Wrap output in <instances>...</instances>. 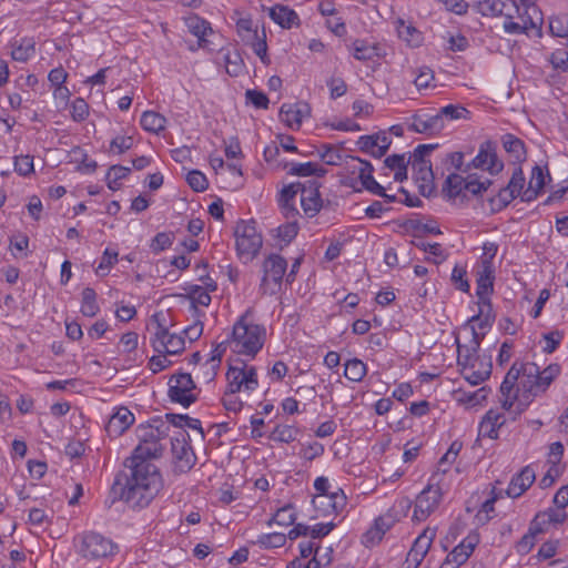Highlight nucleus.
<instances>
[{"label": "nucleus", "instance_id": "f3484780", "mask_svg": "<svg viewBox=\"0 0 568 568\" xmlns=\"http://www.w3.org/2000/svg\"><path fill=\"white\" fill-rule=\"evenodd\" d=\"M394 27L398 39L408 48L417 49L424 44V33L416 28L413 21L397 18L394 21Z\"/></svg>", "mask_w": 568, "mask_h": 568}, {"label": "nucleus", "instance_id": "bf43d9fd", "mask_svg": "<svg viewBox=\"0 0 568 568\" xmlns=\"http://www.w3.org/2000/svg\"><path fill=\"white\" fill-rule=\"evenodd\" d=\"M298 233L297 221H287L277 227V236L285 243H291Z\"/></svg>", "mask_w": 568, "mask_h": 568}, {"label": "nucleus", "instance_id": "5fc2aeb1", "mask_svg": "<svg viewBox=\"0 0 568 568\" xmlns=\"http://www.w3.org/2000/svg\"><path fill=\"white\" fill-rule=\"evenodd\" d=\"M186 182L195 192H203L209 186L206 176L197 170H193L187 173Z\"/></svg>", "mask_w": 568, "mask_h": 568}, {"label": "nucleus", "instance_id": "a211bd4d", "mask_svg": "<svg viewBox=\"0 0 568 568\" xmlns=\"http://www.w3.org/2000/svg\"><path fill=\"white\" fill-rule=\"evenodd\" d=\"M318 189L320 184L316 181L302 184L301 205L308 217H314L322 209L323 201Z\"/></svg>", "mask_w": 568, "mask_h": 568}, {"label": "nucleus", "instance_id": "bb28decb", "mask_svg": "<svg viewBox=\"0 0 568 568\" xmlns=\"http://www.w3.org/2000/svg\"><path fill=\"white\" fill-rule=\"evenodd\" d=\"M505 8L516 9V2L513 0H477L475 9L484 17H498L504 13Z\"/></svg>", "mask_w": 568, "mask_h": 568}, {"label": "nucleus", "instance_id": "4be33fe9", "mask_svg": "<svg viewBox=\"0 0 568 568\" xmlns=\"http://www.w3.org/2000/svg\"><path fill=\"white\" fill-rule=\"evenodd\" d=\"M287 261L280 254H270L263 263V278L262 286L265 285L268 278L275 284H281L286 273Z\"/></svg>", "mask_w": 568, "mask_h": 568}, {"label": "nucleus", "instance_id": "6ab92c4d", "mask_svg": "<svg viewBox=\"0 0 568 568\" xmlns=\"http://www.w3.org/2000/svg\"><path fill=\"white\" fill-rule=\"evenodd\" d=\"M514 10L517 13V19L520 21V24L527 27V36L540 38L542 34V14L539 9L535 4H526L521 12L516 4V9Z\"/></svg>", "mask_w": 568, "mask_h": 568}, {"label": "nucleus", "instance_id": "58836bf2", "mask_svg": "<svg viewBox=\"0 0 568 568\" xmlns=\"http://www.w3.org/2000/svg\"><path fill=\"white\" fill-rule=\"evenodd\" d=\"M141 126L152 133H159L165 129L166 119L154 111H144L140 120Z\"/></svg>", "mask_w": 568, "mask_h": 568}, {"label": "nucleus", "instance_id": "1a4fd4ad", "mask_svg": "<svg viewBox=\"0 0 568 568\" xmlns=\"http://www.w3.org/2000/svg\"><path fill=\"white\" fill-rule=\"evenodd\" d=\"M195 387L191 374L179 373L172 375L169 379V397L171 402L179 403L183 407H189L197 399L196 395L193 393Z\"/></svg>", "mask_w": 568, "mask_h": 568}, {"label": "nucleus", "instance_id": "4c0bfd02", "mask_svg": "<svg viewBox=\"0 0 568 568\" xmlns=\"http://www.w3.org/2000/svg\"><path fill=\"white\" fill-rule=\"evenodd\" d=\"M186 297L190 300L191 307L197 316L203 315V313L199 311L197 305L209 306L212 301L209 292L200 285H191Z\"/></svg>", "mask_w": 568, "mask_h": 568}, {"label": "nucleus", "instance_id": "6e6d98bb", "mask_svg": "<svg viewBox=\"0 0 568 568\" xmlns=\"http://www.w3.org/2000/svg\"><path fill=\"white\" fill-rule=\"evenodd\" d=\"M323 151H320V158L328 165H339L342 162V153L341 151L331 145V144H323L322 145Z\"/></svg>", "mask_w": 568, "mask_h": 568}, {"label": "nucleus", "instance_id": "e2e57ef3", "mask_svg": "<svg viewBox=\"0 0 568 568\" xmlns=\"http://www.w3.org/2000/svg\"><path fill=\"white\" fill-rule=\"evenodd\" d=\"M495 276L479 275L477 277L476 294L478 298L489 297L494 290Z\"/></svg>", "mask_w": 568, "mask_h": 568}, {"label": "nucleus", "instance_id": "f257e3e1", "mask_svg": "<svg viewBox=\"0 0 568 568\" xmlns=\"http://www.w3.org/2000/svg\"><path fill=\"white\" fill-rule=\"evenodd\" d=\"M166 435L168 426L160 418L136 427L140 444L124 463L130 474L124 476V483L119 477L113 483V493L119 494L133 509L146 507L162 486L161 474L151 459L162 455L160 439Z\"/></svg>", "mask_w": 568, "mask_h": 568}, {"label": "nucleus", "instance_id": "052dcab7", "mask_svg": "<svg viewBox=\"0 0 568 568\" xmlns=\"http://www.w3.org/2000/svg\"><path fill=\"white\" fill-rule=\"evenodd\" d=\"M263 37L261 38L258 34L256 38L251 39V45L254 53L262 60L265 67L268 65L270 61L267 58V44H266V36L265 32H262Z\"/></svg>", "mask_w": 568, "mask_h": 568}, {"label": "nucleus", "instance_id": "473e14b6", "mask_svg": "<svg viewBox=\"0 0 568 568\" xmlns=\"http://www.w3.org/2000/svg\"><path fill=\"white\" fill-rule=\"evenodd\" d=\"M495 313L489 297L478 298V313L469 322H479V328H487L495 322Z\"/></svg>", "mask_w": 568, "mask_h": 568}, {"label": "nucleus", "instance_id": "a18cd8bd", "mask_svg": "<svg viewBox=\"0 0 568 568\" xmlns=\"http://www.w3.org/2000/svg\"><path fill=\"white\" fill-rule=\"evenodd\" d=\"M296 514L294 511V507L292 505H285L273 515V517L267 521V526L271 527L273 524L290 526L294 524Z\"/></svg>", "mask_w": 568, "mask_h": 568}, {"label": "nucleus", "instance_id": "c9c22d12", "mask_svg": "<svg viewBox=\"0 0 568 568\" xmlns=\"http://www.w3.org/2000/svg\"><path fill=\"white\" fill-rule=\"evenodd\" d=\"M409 160L405 159V154H393L385 159L384 165L394 171V180L403 182L407 179V165Z\"/></svg>", "mask_w": 568, "mask_h": 568}, {"label": "nucleus", "instance_id": "393cba45", "mask_svg": "<svg viewBox=\"0 0 568 568\" xmlns=\"http://www.w3.org/2000/svg\"><path fill=\"white\" fill-rule=\"evenodd\" d=\"M505 423L506 417L503 413L489 409L479 423L478 434L479 436L487 437L489 439H497L498 430Z\"/></svg>", "mask_w": 568, "mask_h": 568}, {"label": "nucleus", "instance_id": "09e8293b", "mask_svg": "<svg viewBox=\"0 0 568 568\" xmlns=\"http://www.w3.org/2000/svg\"><path fill=\"white\" fill-rule=\"evenodd\" d=\"M227 346H231L230 337L226 338L225 341L216 344V346L212 351V355H211L210 359L206 362V364L210 365V368L212 371V373L209 377L210 381H212L215 377L216 371L221 363V358H222L223 354L226 352Z\"/></svg>", "mask_w": 568, "mask_h": 568}, {"label": "nucleus", "instance_id": "c85d7f7f", "mask_svg": "<svg viewBox=\"0 0 568 568\" xmlns=\"http://www.w3.org/2000/svg\"><path fill=\"white\" fill-rule=\"evenodd\" d=\"M216 62L224 67L225 71H236L243 64V59L239 50L233 45L223 47L217 51Z\"/></svg>", "mask_w": 568, "mask_h": 568}, {"label": "nucleus", "instance_id": "2eb2a0df", "mask_svg": "<svg viewBox=\"0 0 568 568\" xmlns=\"http://www.w3.org/2000/svg\"><path fill=\"white\" fill-rule=\"evenodd\" d=\"M443 129L444 122L437 111L430 112L428 110H420L412 115V123L408 125L409 131L427 135L437 134Z\"/></svg>", "mask_w": 568, "mask_h": 568}, {"label": "nucleus", "instance_id": "4d7b16f0", "mask_svg": "<svg viewBox=\"0 0 568 568\" xmlns=\"http://www.w3.org/2000/svg\"><path fill=\"white\" fill-rule=\"evenodd\" d=\"M246 103L254 105L256 109H267L270 100L267 95L257 90L247 89L245 91Z\"/></svg>", "mask_w": 568, "mask_h": 568}, {"label": "nucleus", "instance_id": "9b49d317", "mask_svg": "<svg viewBox=\"0 0 568 568\" xmlns=\"http://www.w3.org/2000/svg\"><path fill=\"white\" fill-rule=\"evenodd\" d=\"M183 21L189 32L197 38V48L207 51H214L216 49L214 39L217 38L219 34L214 32L209 21L194 13L185 16Z\"/></svg>", "mask_w": 568, "mask_h": 568}, {"label": "nucleus", "instance_id": "a878e982", "mask_svg": "<svg viewBox=\"0 0 568 568\" xmlns=\"http://www.w3.org/2000/svg\"><path fill=\"white\" fill-rule=\"evenodd\" d=\"M479 542V535L476 532L469 534L465 537L459 545H457L447 556L458 566L467 561L473 554L475 547Z\"/></svg>", "mask_w": 568, "mask_h": 568}, {"label": "nucleus", "instance_id": "7c9ffc66", "mask_svg": "<svg viewBox=\"0 0 568 568\" xmlns=\"http://www.w3.org/2000/svg\"><path fill=\"white\" fill-rule=\"evenodd\" d=\"M36 53V41L33 38H21L14 40L11 45V58L14 61L26 62Z\"/></svg>", "mask_w": 568, "mask_h": 568}, {"label": "nucleus", "instance_id": "c03bdc74", "mask_svg": "<svg viewBox=\"0 0 568 568\" xmlns=\"http://www.w3.org/2000/svg\"><path fill=\"white\" fill-rule=\"evenodd\" d=\"M414 237H415V240L412 242L413 245H415L417 248H419L424 252H428L430 255L438 258V260H434L435 264H439L446 260L447 255L445 254V251L439 243H433V244L426 243V242L419 240V235H417V234H415Z\"/></svg>", "mask_w": 568, "mask_h": 568}, {"label": "nucleus", "instance_id": "dca6fc26", "mask_svg": "<svg viewBox=\"0 0 568 568\" xmlns=\"http://www.w3.org/2000/svg\"><path fill=\"white\" fill-rule=\"evenodd\" d=\"M481 336L474 326H471V339L469 345H462L457 342V365L462 368H471L483 362L478 356Z\"/></svg>", "mask_w": 568, "mask_h": 568}, {"label": "nucleus", "instance_id": "423d86ee", "mask_svg": "<svg viewBox=\"0 0 568 568\" xmlns=\"http://www.w3.org/2000/svg\"><path fill=\"white\" fill-rule=\"evenodd\" d=\"M226 381L227 388L231 393H240L242 390L252 392L258 387L255 366L247 365L244 361L240 359L229 366Z\"/></svg>", "mask_w": 568, "mask_h": 568}, {"label": "nucleus", "instance_id": "338daca9", "mask_svg": "<svg viewBox=\"0 0 568 568\" xmlns=\"http://www.w3.org/2000/svg\"><path fill=\"white\" fill-rule=\"evenodd\" d=\"M71 116L74 121L81 122L89 115V104L82 98H77L71 105Z\"/></svg>", "mask_w": 568, "mask_h": 568}, {"label": "nucleus", "instance_id": "603ef678", "mask_svg": "<svg viewBox=\"0 0 568 568\" xmlns=\"http://www.w3.org/2000/svg\"><path fill=\"white\" fill-rule=\"evenodd\" d=\"M549 31L551 36L568 38V17L555 16L549 19Z\"/></svg>", "mask_w": 568, "mask_h": 568}, {"label": "nucleus", "instance_id": "49530a36", "mask_svg": "<svg viewBox=\"0 0 568 568\" xmlns=\"http://www.w3.org/2000/svg\"><path fill=\"white\" fill-rule=\"evenodd\" d=\"M285 542L286 535L284 532L263 534L254 541V544L264 549L280 548L283 547Z\"/></svg>", "mask_w": 568, "mask_h": 568}, {"label": "nucleus", "instance_id": "de8ad7c7", "mask_svg": "<svg viewBox=\"0 0 568 568\" xmlns=\"http://www.w3.org/2000/svg\"><path fill=\"white\" fill-rule=\"evenodd\" d=\"M516 197L517 195L511 190H508V186L506 185L505 187H501L495 196L489 199L491 210L494 212H499Z\"/></svg>", "mask_w": 568, "mask_h": 568}, {"label": "nucleus", "instance_id": "3c124183", "mask_svg": "<svg viewBox=\"0 0 568 568\" xmlns=\"http://www.w3.org/2000/svg\"><path fill=\"white\" fill-rule=\"evenodd\" d=\"M488 393L489 389L487 387H481L475 392H460L458 400L469 406H477L486 400Z\"/></svg>", "mask_w": 568, "mask_h": 568}, {"label": "nucleus", "instance_id": "5701e85b", "mask_svg": "<svg viewBox=\"0 0 568 568\" xmlns=\"http://www.w3.org/2000/svg\"><path fill=\"white\" fill-rule=\"evenodd\" d=\"M134 415L126 407H119L109 418L105 430L110 437L121 436L133 423Z\"/></svg>", "mask_w": 568, "mask_h": 568}, {"label": "nucleus", "instance_id": "4468645a", "mask_svg": "<svg viewBox=\"0 0 568 568\" xmlns=\"http://www.w3.org/2000/svg\"><path fill=\"white\" fill-rule=\"evenodd\" d=\"M353 55L357 60L375 61L377 59H386L392 54V49L384 42L371 41L366 39H357L352 44Z\"/></svg>", "mask_w": 568, "mask_h": 568}, {"label": "nucleus", "instance_id": "412c9836", "mask_svg": "<svg viewBox=\"0 0 568 568\" xmlns=\"http://www.w3.org/2000/svg\"><path fill=\"white\" fill-rule=\"evenodd\" d=\"M412 169L419 193L423 196H430L435 191L434 172L432 169V163H412Z\"/></svg>", "mask_w": 568, "mask_h": 568}, {"label": "nucleus", "instance_id": "ea45409f", "mask_svg": "<svg viewBox=\"0 0 568 568\" xmlns=\"http://www.w3.org/2000/svg\"><path fill=\"white\" fill-rule=\"evenodd\" d=\"M434 537H435V530L425 529L423 531V534H420L415 539V541L408 552L414 554L415 556L424 559L432 546Z\"/></svg>", "mask_w": 568, "mask_h": 568}, {"label": "nucleus", "instance_id": "e433bc0d", "mask_svg": "<svg viewBox=\"0 0 568 568\" xmlns=\"http://www.w3.org/2000/svg\"><path fill=\"white\" fill-rule=\"evenodd\" d=\"M466 181L467 179H464L462 175L457 173H450L446 178L445 183L443 185V194L448 200H455L456 197L462 195L463 191L466 190V186H464V184H466Z\"/></svg>", "mask_w": 568, "mask_h": 568}, {"label": "nucleus", "instance_id": "0e129e2a", "mask_svg": "<svg viewBox=\"0 0 568 568\" xmlns=\"http://www.w3.org/2000/svg\"><path fill=\"white\" fill-rule=\"evenodd\" d=\"M438 144H419L415 148L413 154L409 156V163H422V162H430L426 159L427 155H429Z\"/></svg>", "mask_w": 568, "mask_h": 568}, {"label": "nucleus", "instance_id": "f704fd0d", "mask_svg": "<svg viewBox=\"0 0 568 568\" xmlns=\"http://www.w3.org/2000/svg\"><path fill=\"white\" fill-rule=\"evenodd\" d=\"M544 186L545 175L542 169L539 165H535L531 171V178L528 187L524 191L521 200L526 202L535 200Z\"/></svg>", "mask_w": 568, "mask_h": 568}, {"label": "nucleus", "instance_id": "0eeeda50", "mask_svg": "<svg viewBox=\"0 0 568 568\" xmlns=\"http://www.w3.org/2000/svg\"><path fill=\"white\" fill-rule=\"evenodd\" d=\"M162 317V313H156L152 316V321L155 323V332L154 338L152 339V346L154 351L160 354H179L184 351V338L180 335L170 333L165 325L161 322Z\"/></svg>", "mask_w": 568, "mask_h": 568}, {"label": "nucleus", "instance_id": "7ed1b4c3", "mask_svg": "<svg viewBox=\"0 0 568 568\" xmlns=\"http://www.w3.org/2000/svg\"><path fill=\"white\" fill-rule=\"evenodd\" d=\"M524 378L521 381L520 412H525L532 399L547 390L552 381L559 375L560 366L550 364L540 371L535 363H523Z\"/></svg>", "mask_w": 568, "mask_h": 568}, {"label": "nucleus", "instance_id": "ddd939ff", "mask_svg": "<svg viewBox=\"0 0 568 568\" xmlns=\"http://www.w3.org/2000/svg\"><path fill=\"white\" fill-rule=\"evenodd\" d=\"M440 499V488L428 485L416 498L413 519L424 521L438 507Z\"/></svg>", "mask_w": 568, "mask_h": 568}, {"label": "nucleus", "instance_id": "37998d69", "mask_svg": "<svg viewBox=\"0 0 568 568\" xmlns=\"http://www.w3.org/2000/svg\"><path fill=\"white\" fill-rule=\"evenodd\" d=\"M298 429L291 425H277L268 438L274 442L290 444L296 439Z\"/></svg>", "mask_w": 568, "mask_h": 568}, {"label": "nucleus", "instance_id": "79ce46f5", "mask_svg": "<svg viewBox=\"0 0 568 568\" xmlns=\"http://www.w3.org/2000/svg\"><path fill=\"white\" fill-rule=\"evenodd\" d=\"M366 373V364L358 358L348 359L344 364V376L351 382H361Z\"/></svg>", "mask_w": 568, "mask_h": 568}, {"label": "nucleus", "instance_id": "69168bd1", "mask_svg": "<svg viewBox=\"0 0 568 568\" xmlns=\"http://www.w3.org/2000/svg\"><path fill=\"white\" fill-rule=\"evenodd\" d=\"M508 190H511L517 196L521 193L525 186V175L520 166L516 168L513 175L507 184Z\"/></svg>", "mask_w": 568, "mask_h": 568}, {"label": "nucleus", "instance_id": "72a5a7b5", "mask_svg": "<svg viewBox=\"0 0 568 568\" xmlns=\"http://www.w3.org/2000/svg\"><path fill=\"white\" fill-rule=\"evenodd\" d=\"M524 378L523 363L518 364L517 362L513 364L510 369L507 372L501 385H500V394L501 396H509L514 389L516 382L519 379V387L517 393H521V381Z\"/></svg>", "mask_w": 568, "mask_h": 568}, {"label": "nucleus", "instance_id": "a19ab883", "mask_svg": "<svg viewBox=\"0 0 568 568\" xmlns=\"http://www.w3.org/2000/svg\"><path fill=\"white\" fill-rule=\"evenodd\" d=\"M82 301L80 312L88 317L95 316L100 307L97 303V293L92 287H85L82 291Z\"/></svg>", "mask_w": 568, "mask_h": 568}, {"label": "nucleus", "instance_id": "774afa93", "mask_svg": "<svg viewBox=\"0 0 568 568\" xmlns=\"http://www.w3.org/2000/svg\"><path fill=\"white\" fill-rule=\"evenodd\" d=\"M172 245V236L169 233H158L151 242V250L153 253H160Z\"/></svg>", "mask_w": 568, "mask_h": 568}, {"label": "nucleus", "instance_id": "9d476101", "mask_svg": "<svg viewBox=\"0 0 568 568\" xmlns=\"http://www.w3.org/2000/svg\"><path fill=\"white\" fill-rule=\"evenodd\" d=\"M468 168L487 171L490 175L499 174L504 170V162L497 155L496 143L490 140L480 143L478 153L468 163Z\"/></svg>", "mask_w": 568, "mask_h": 568}, {"label": "nucleus", "instance_id": "6e6552de", "mask_svg": "<svg viewBox=\"0 0 568 568\" xmlns=\"http://www.w3.org/2000/svg\"><path fill=\"white\" fill-rule=\"evenodd\" d=\"M190 436L186 430H179L171 438V450L174 460V468L179 473H187L193 468L196 456L189 444Z\"/></svg>", "mask_w": 568, "mask_h": 568}, {"label": "nucleus", "instance_id": "20e7f679", "mask_svg": "<svg viewBox=\"0 0 568 568\" xmlns=\"http://www.w3.org/2000/svg\"><path fill=\"white\" fill-rule=\"evenodd\" d=\"M75 540L79 542V554L85 559H102L114 556L119 551V546L112 539L100 532L84 531L79 535Z\"/></svg>", "mask_w": 568, "mask_h": 568}, {"label": "nucleus", "instance_id": "8fccbe9b", "mask_svg": "<svg viewBox=\"0 0 568 568\" xmlns=\"http://www.w3.org/2000/svg\"><path fill=\"white\" fill-rule=\"evenodd\" d=\"M437 113L440 115L442 121L445 123V120L466 119L469 114V111L462 105L448 104L437 110Z\"/></svg>", "mask_w": 568, "mask_h": 568}, {"label": "nucleus", "instance_id": "864d4df0", "mask_svg": "<svg viewBox=\"0 0 568 568\" xmlns=\"http://www.w3.org/2000/svg\"><path fill=\"white\" fill-rule=\"evenodd\" d=\"M118 262V252L105 248L102 254L101 261L95 268V273L99 276H105L109 274L110 268Z\"/></svg>", "mask_w": 568, "mask_h": 568}, {"label": "nucleus", "instance_id": "c756f323", "mask_svg": "<svg viewBox=\"0 0 568 568\" xmlns=\"http://www.w3.org/2000/svg\"><path fill=\"white\" fill-rule=\"evenodd\" d=\"M501 143L505 151L511 156L515 163H521L526 161V149L525 143L521 139L514 134L506 133L501 136Z\"/></svg>", "mask_w": 568, "mask_h": 568}, {"label": "nucleus", "instance_id": "f8f14e48", "mask_svg": "<svg viewBox=\"0 0 568 568\" xmlns=\"http://www.w3.org/2000/svg\"><path fill=\"white\" fill-rule=\"evenodd\" d=\"M312 503L317 516H329L339 514L345 508L347 498L342 488H336L332 494L315 495Z\"/></svg>", "mask_w": 568, "mask_h": 568}, {"label": "nucleus", "instance_id": "680f3d73", "mask_svg": "<svg viewBox=\"0 0 568 568\" xmlns=\"http://www.w3.org/2000/svg\"><path fill=\"white\" fill-rule=\"evenodd\" d=\"M452 282L456 288L467 293L470 288L469 283L466 278V270L463 266L455 265L452 272Z\"/></svg>", "mask_w": 568, "mask_h": 568}, {"label": "nucleus", "instance_id": "f03ea898", "mask_svg": "<svg viewBox=\"0 0 568 568\" xmlns=\"http://www.w3.org/2000/svg\"><path fill=\"white\" fill-rule=\"evenodd\" d=\"M248 314L246 311L241 315L229 337L234 353L254 358L265 343L266 331L264 326L248 322Z\"/></svg>", "mask_w": 568, "mask_h": 568}, {"label": "nucleus", "instance_id": "aec40b11", "mask_svg": "<svg viewBox=\"0 0 568 568\" xmlns=\"http://www.w3.org/2000/svg\"><path fill=\"white\" fill-rule=\"evenodd\" d=\"M311 109L307 103L283 104L280 110L281 121L294 130H298L303 119L310 116Z\"/></svg>", "mask_w": 568, "mask_h": 568}, {"label": "nucleus", "instance_id": "39448f33", "mask_svg": "<svg viewBox=\"0 0 568 568\" xmlns=\"http://www.w3.org/2000/svg\"><path fill=\"white\" fill-rule=\"evenodd\" d=\"M236 251L239 256L253 260L260 252L263 240L256 230L255 221H240L235 227Z\"/></svg>", "mask_w": 568, "mask_h": 568}, {"label": "nucleus", "instance_id": "cd10ccee", "mask_svg": "<svg viewBox=\"0 0 568 568\" xmlns=\"http://www.w3.org/2000/svg\"><path fill=\"white\" fill-rule=\"evenodd\" d=\"M271 19L284 29H291L300 22L297 13L287 6L276 4L270 10Z\"/></svg>", "mask_w": 568, "mask_h": 568}, {"label": "nucleus", "instance_id": "b1692460", "mask_svg": "<svg viewBox=\"0 0 568 568\" xmlns=\"http://www.w3.org/2000/svg\"><path fill=\"white\" fill-rule=\"evenodd\" d=\"M536 475L530 466H525L519 473L515 474L506 489V495L510 498L520 497L534 484Z\"/></svg>", "mask_w": 568, "mask_h": 568}, {"label": "nucleus", "instance_id": "13d9d810", "mask_svg": "<svg viewBox=\"0 0 568 568\" xmlns=\"http://www.w3.org/2000/svg\"><path fill=\"white\" fill-rule=\"evenodd\" d=\"M237 33L243 41H251L256 38L257 30L253 29V21L250 18H241L236 22Z\"/></svg>", "mask_w": 568, "mask_h": 568}, {"label": "nucleus", "instance_id": "2f4dec72", "mask_svg": "<svg viewBox=\"0 0 568 568\" xmlns=\"http://www.w3.org/2000/svg\"><path fill=\"white\" fill-rule=\"evenodd\" d=\"M491 363L480 362L477 365H473L471 368H462L460 373L464 378L469 382L471 385H479L484 381H486L491 374Z\"/></svg>", "mask_w": 568, "mask_h": 568}]
</instances>
